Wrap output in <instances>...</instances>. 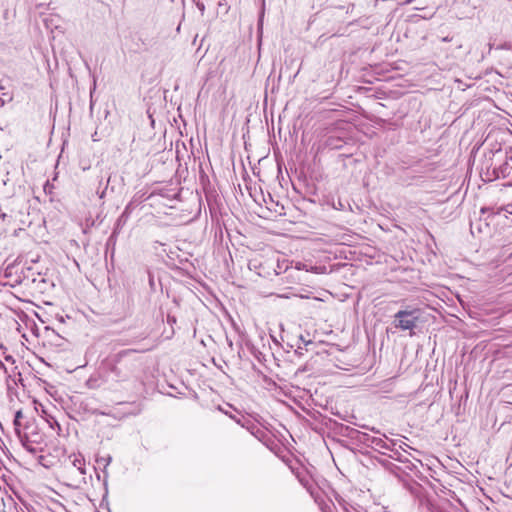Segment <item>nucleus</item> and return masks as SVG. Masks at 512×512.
<instances>
[{
	"mask_svg": "<svg viewBox=\"0 0 512 512\" xmlns=\"http://www.w3.org/2000/svg\"><path fill=\"white\" fill-rule=\"evenodd\" d=\"M508 151L497 144L496 148L484 153L480 164V176L483 181L492 182L499 179L500 166L504 165V156H507Z\"/></svg>",
	"mask_w": 512,
	"mask_h": 512,
	"instance_id": "f257e3e1",
	"label": "nucleus"
},
{
	"mask_svg": "<svg viewBox=\"0 0 512 512\" xmlns=\"http://www.w3.org/2000/svg\"><path fill=\"white\" fill-rule=\"evenodd\" d=\"M136 351L126 349L118 352L113 359L111 372L120 380H127L137 370Z\"/></svg>",
	"mask_w": 512,
	"mask_h": 512,
	"instance_id": "f03ea898",
	"label": "nucleus"
},
{
	"mask_svg": "<svg viewBox=\"0 0 512 512\" xmlns=\"http://www.w3.org/2000/svg\"><path fill=\"white\" fill-rule=\"evenodd\" d=\"M422 310L419 308L406 307L399 310L393 317V326L397 329L410 332V336L415 334L414 330L422 322Z\"/></svg>",
	"mask_w": 512,
	"mask_h": 512,
	"instance_id": "7ed1b4c3",
	"label": "nucleus"
},
{
	"mask_svg": "<svg viewBox=\"0 0 512 512\" xmlns=\"http://www.w3.org/2000/svg\"><path fill=\"white\" fill-rule=\"evenodd\" d=\"M344 435L355 440L359 444H363L367 447H375L380 449H385L388 451H394V446L396 443L393 440L389 442L385 441L382 438L371 436L366 432H361L355 428L346 426Z\"/></svg>",
	"mask_w": 512,
	"mask_h": 512,
	"instance_id": "20e7f679",
	"label": "nucleus"
},
{
	"mask_svg": "<svg viewBox=\"0 0 512 512\" xmlns=\"http://www.w3.org/2000/svg\"><path fill=\"white\" fill-rule=\"evenodd\" d=\"M20 439H24L26 442H33L36 445L44 444L45 436L38 430L34 420L27 421L23 426V435H20Z\"/></svg>",
	"mask_w": 512,
	"mask_h": 512,
	"instance_id": "39448f33",
	"label": "nucleus"
},
{
	"mask_svg": "<svg viewBox=\"0 0 512 512\" xmlns=\"http://www.w3.org/2000/svg\"><path fill=\"white\" fill-rule=\"evenodd\" d=\"M499 178L507 179L506 186L512 187V150L509 149L507 156H504V165L500 166Z\"/></svg>",
	"mask_w": 512,
	"mask_h": 512,
	"instance_id": "423d86ee",
	"label": "nucleus"
},
{
	"mask_svg": "<svg viewBox=\"0 0 512 512\" xmlns=\"http://www.w3.org/2000/svg\"><path fill=\"white\" fill-rule=\"evenodd\" d=\"M135 208V205L132 201H130L126 207L124 208V211L121 213V215L118 217L115 226L113 229L117 231H121V229L124 227L126 222L128 221L133 209Z\"/></svg>",
	"mask_w": 512,
	"mask_h": 512,
	"instance_id": "0eeeda50",
	"label": "nucleus"
},
{
	"mask_svg": "<svg viewBox=\"0 0 512 512\" xmlns=\"http://www.w3.org/2000/svg\"><path fill=\"white\" fill-rule=\"evenodd\" d=\"M97 463L98 464H104V481H103V486H104V495H103V498H102V503L105 502L107 500V497H108V480H107V472H106V468L107 466L111 463L112 461V457L110 455H108L107 457H100V458H97Z\"/></svg>",
	"mask_w": 512,
	"mask_h": 512,
	"instance_id": "6e6552de",
	"label": "nucleus"
},
{
	"mask_svg": "<svg viewBox=\"0 0 512 512\" xmlns=\"http://www.w3.org/2000/svg\"><path fill=\"white\" fill-rule=\"evenodd\" d=\"M120 231H117L113 229L111 235L108 237L105 247H106V254H110L111 259H113L115 254V247L117 243V237L119 235Z\"/></svg>",
	"mask_w": 512,
	"mask_h": 512,
	"instance_id": "1a4fd4ad",
	"label": "nucleus"
},
{
	"mask_svg": "<svg viewBox=\"0 0 512 512\" xmlns=\"http://www.w3.org/2000/svg\"><path fill=\"white\" fill-rule=\"evenodd\" d=\"M392 454L389 455L390 458L396 460V461H399V462H402V463H409V465L407 466V468L409 469H412V467H415V465L413 463H411L408 458L403 454L401 453L398 449H396L394 447V451H391Z\"/></svg>",
	"mask_w": 512,
	"mask_h": 512,
	"instance_id": "9d476101",
	"label": "nucleus"
},
{
	"mask_svg": "<svg viewBox=\"0 0 512 512\" xmlns=\"http://www.w3.org/2000/svg\"><path fill=\"white\" fill-rule=\"evenodd\" d=\"M22 446L32 455H36L38 452L43 451L42 445H36L33 442H26L24 439H19Z\"/></svg>",
	"mask_w": 512,
	"mask_h": 512,
	"instance_id": "9b49d317",
	"label": "nucleus"
},
{
	"mask_svg": "<svg viewBox=\"0 0 512 512\" xmlns=\"http://www.w3.org/2000/svg\"><path fill=\"white\" fill-rule=\"evenodd\" d=\"M200 182L203 186V189L206 193V197L207 199L209 198L210 194L212 192H214V190H212L211 188H208L207 185L209 184V178L208 176L204 173V171L201 169V172H200Z\"/></svg>",
	"mask_w": 512,
	"mask_h": 512,
	"instance_id": "f8f14e48",
	"label": "nucleus"
},
{
	"mask_svg": "<svg viewBox=\"0 0 512 512\" xmlns=\"http://www.w3.org/2000/svg\"><path fill=\"white\" fill-rule=\"evenodd\" d=\"M72 464L81 474H86L85 460L81 455L76 456Z\"/></svg>",
	"mask_w": 512,
	"mask_h": 512,
	"instance_id": "ddd939ff",
	"label": "nucleus"
},
{
	"mask_svg": "<svg viewBox=\"0 0 512 512\" xmlns=\"http://www.w3.org/2000/svg\"><path fill=\"white\" fill-rule=\"evenodd\" d=\"M112 181V177L109 176L108 179H107V184H106V187L104 188V190L101 192L100 194V198H103L107 192V190L110 188L111 192H114L115 191V186L113 185V182Z\"/></svg>",
	"mask_w": 512,
	"mask_h": 512,
	"instance_id": "4468645a",
	"label": "nucleus"
},
{
	"mask_svg": "<svg viewBox=\"0 0 512 512\" xmlns=\"http://www.w3.org/2000/svg\"><path fill=\"white\" fill-rule=\"evenodd\" d=\"M112 181V177L109 176L108 179H107V184H106V187L104 188V190L101 192L100 194V198H103L107 192V190L110 188L111 192H114L115 191V186L113 185V182Z\"/></svg>",
	"mask_w": 512,
	"mask_h": 512,
	"instance_id": "2eb2a0df",
	"label": "nucleus"
},
{
	"mask_svg": "<svg viewBox=\"0 0 512 512\" xmlns=\"http://www.w3.org/2000/svg\"><path fill=\"white\" fill-rule=\"evenodd\" d=\"M252 354L253 356L258 360V362L260 363H264L266 361V356L264 353H262L260 350L258 349H253L252 350Z\"/></svg>",
	"mask_w": 512,
	"mask_h": 512,
	"instance_id": "dca6fc26",
	"label": "nucleus"
},
{
	"mask_svg": "<svg viewBox=\"0 0 512 512\" xmlns=\"http://www.w3.org/2000/svg\"><path fill=\"white\" fill-rule=\"evenodd\" d=\"M502 211L512 214V203H510L506 206L499 207L497 209V211L494 212V214L499 215V214H501Z\"/></svg>",
	"mask_w": 512,
	"mask_h": 512,
	"instance_id": "f3484780",
	"label": "nucleus"
},
{
	"mask_svg": "<svg viewBox=\"0 0 512 512\" xmlns=\"http://www.w3.org/2000/svg\"><path fill=\"white\" fill-rule=\"evenodd\" d=\"M13 425H14L15 433H16L17 437L20 439V435H23L22 423H21V421H17V422L13 421Z\"/></svg>",
	"mask_w": 512,
	"mask_h": 512,
	"instance_id": "a211bd4d",
	"label": "nucleus"
},
{
	"mask_svg": "<svg viewBox=\"0 0 512 512\" xmlns=\"http://www.w3.org/2000/svg\"><path fill=\"white\" fill-rule=\"evenodd\" d=\"M23 419V412L22 410H18L15 412L14 415V422L21 421Z\"/></svg>",
	"mask_w": 512,
	"mask_h": 512,
	"instance_id": "6ab92c4d",
	"label": "nucleus"
},
{
	"mask_svg": "<svg viewBox=\"0 0 512 512\" xmlns=\"http://www.w3.org/2000/svg\"><path fill=\"white\" fill-rule=\"evenodd\" d=\"M299 340H300L301 342H303V344H304V346H305V347H307V346H309V345H312V344H313V342H312L311 340H306V339L303 337V335H300V336H299Z\"/></svg>",
	"mask_w": 512,
	"mask_h": 512,
	"instance_id": "aec40b11",
	"label": "nucleus"
},
{
	"mask_svg": "<svg viewBox=\"0 0 512 512\" xmlns=\"http://www.w3.org/2000/svg\"><path fill=\"white\" fill-rule=\"evenodd\" d=\"M295 354L301 357L303 355V348L298 345L297 348L295 349Z\"/></svg>",
	"mask_w": 512,
	"mask_h": 512,
	"instance_id": "412c9836",
	"label": "nucleus"
},
{
	"mask_svg": "<svg viewBox=\"0 0 512 512\" xmlns=\"http://www.w3.org/2000/svg\"><path fill=\"white\" fill-rule=\"evenodd\" d=\"M167 322L170 323V324L171 323H175L176 322V318L174 316L168 315L167 316Z\"/></svg>",
	"mask_w": 512,
	"mask_h": 512,
	"instance_id": "4be33fe9",
	"label": "nucleus"
},
{
	"mask_svg": "<svg viewBox=\"0 0 512 512\" xmlns=\"http://www.w3.org/2000/svg\"><path fill=\"white\" fill-rule=\"evenodd\" d=\"M0 512H6L5 511V503H4L3 499H1V501H0Z\"/></svg>",
	"mask_w": 512,
	"mask_h": 512,
	"instance_id": "5701e85b",
	"label": "nucleus"
},
{
	"mask_svg": "<svg viewBox=\"0 0 512 512\" xmlns=\"http://www.w3.org/2000/svg\"><path fill=\"white\" fill-rule=\"evenodd\" d=\"M197 8H198L200 11H202V12H203V11H204V9H205V6H204V4H203V3H197Z\"/></svg>",
	"mask_w": 512,
	"mask_h": 512,
	"instance_id": "b1692460",
	"label": "nucleus"
},
{
	"mask_svg": "<svg viewBox=\"0 0 512 512\" xmlns=\"http://www.w3.org/2000/svg\"><path fill=\"white\" fill-rule=\"evenodd\" d=\"M490 210H492V208H482V209H481V213H483V214H484V213H486V212H488V211H490Z\"/></svg>",
	"mask_w": 512,
	"mask_h": 512,
	"instance_id": "393cba45",
	"label": "nucleus"
},
{
	"mask_svg": "<svg viewBox=\"0 0 512 512\" xmlns=\"http://www.w3.org/2000/svg\"><path fill=\"white\" fill-rule=\"evenodd\" d=\"M5 360H6V361H14V359H13V357H12L11 355H7V356L5 357Z\"/></svg>",
	"mask_w": 512,
	"mask_h": 512,
	"instance_id": "a878e982",
	"label": "nucleus"
},
{
	"mask_svg": "<svg viewBox=\"0 0 512 512\" xmlns=\"http://www.w3.org/2000/svg\"><path fill=\"white\" fill-rule=\"evenodd\" d=\"M227 342H228V345H229L230 347H232L233 342H232V340H230L228 337H227Z\"/></svg>",
	"mask_w": 512,
	"mask_h": 512,
	"instance_id": "bb28decb",
	"label": "nucleus"
},
{
	"mask_svg": "<svg viewBox=\"0 0 512 512\" xmlns=\"http://www.w3.org/2000/svg\"><path fill=\"white\" fill-rule=\"evenodd\" d=\"M0 367L3 368V369H6L5 365L1 361H0Z\"/></svg>",
	"mask_w": 512,
	"mask_h": 512,
	"instance_id": "cd10ccee",
	"label": "nucleus"
},
{
	"mask_svg": "<svg viewBox=\"0 0 512 512\" xmlns=\"http://www.w3.org/2000/svg\"><path fill=\"white\" fill-rule=\"evenodd\" d=\"M43 459H44V457H43V456H40V457H39V462H40L41 464H43V463H42V460H43Z\"/></svg>",
	"mask_w": 512,
	"mask_h": 512,
	"instance_id": "c85d7f7f",
	"label": "nucleus"
}]
</instances>
